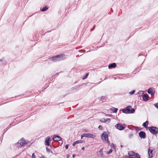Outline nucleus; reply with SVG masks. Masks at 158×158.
Returning <instances> with one entry per match:
<instances>
[{
	"instance_id": "10",
	"label": "nucleus",
	"mask_w": 158,
	"mask_h": 158,
	"mask_svg": "<svg viewBox=\"0 0 158 158\" xmlns=\"http://www.w3.org/2000/svg\"><path fill=\"white\" fill-rule=\"evenodd\" d=\"M149 96L147 94H145L143 96V99L144 101H147L148 100Z\"/></svg>"
},
{
	"instance_id": "33",
	"label": "nucleus",
	"mask_w": 158,
	"mask_h": 158,
	"mask_svg": "<svg viewBox=\"0 0 158 158\" xmlns=\"http://www.w3.org/2000/svg\"><path fill=\"white\" fill-rule=\"evenodd\" d=\"M82 131L85 132H88L89 131H88V130L86 129H84L82 130Z\"/></svg>"
},
{
	"instance_id": "47",
	"label": "nucleus",
	"mask_w": 158,
	"mask_h": 158,
	"mask_svg": "<svg viewBox=\"0 0 158 158\" xmlns=\"http://www.w3.org/2000/svg\"><path fill=\"white\" fill-rule=\"evenodd\" d=\"M140 92V91H139V92H138V93H139V92Z\"/></svg>"
},
{
	"instance_id": "48",
	"label": "nucleus",
	"mask_w": 158,
	"mask_h": 158,
	"mask_svg": "<svg viewBox=\"0 0 158 158\" xmlns=\"http://www.w3.org/2000/svg\"><path fill=\"white\" fill-rule=\"evenodd\" d=\"M140 92V91H139V92H138V93H139V92Z\"/></svg>"
},
{
	"instance_id": "22",
	"label": "nucleus",
	"mask_w": 158,
	"mask_h": 158,
	"mask_svg": "<svg viewBox=\"0 0 158 158\" xmlns=\"http://www.w3.org/2000/svg\"><path fill=\"white\" fill-rule=\"evenodd\" d=\"M46 151L48 152H50L53 154L51 150L50 149L48 148V147H46Z\"/></svg>"
},
{
	"instance_id": "15",
	"label": "nucleus",
	"mask_w": 158,
	"mask_h": 158,
	"mask_svg": "<svg viewBox=\"0 0 158 158\" xmlns=\"http://www.w3.org/2000/svg\"><path fill=\"white\" fill-rule=\"evenodd\" d=\"M50 137L49 136H48L47 138L45 140V144L48 146L49 145V141L50 140Z\"/></svg>"
},
{
	"instance_id": "21",
	"label": "nucleus",
	"mask_w": 158,
	"mask_h": 158,
	"mask_svg": "<svg viewBox=\"0 0 158 158\" xmlns=\"http://www.w3.org/2000/svg\"><path fill=\"white\" fill-rule=\"evenodd\" d=\"M3 60L0 59V65L1 66H2L3 65H5L6 64L5 63H3Z\"/></svg>"
},
{
	"instance_id": "3",
	"label": "nucleus",
	"mask_w": 158,
	"mask_h": 158,
	"mask_svg": "<svg viewBox=\"0 0 158 158\" xmlns=\"http://www.w3.org/2000/svg\"><path fill=\"white\" fill-rule=\"evenodd\" d=\"M149 130L152 133L156 134L158 132V128L155 127H151L149 128Z\"/></svg>"
},
{
	"instance_id": "39",
	"label": "nucleus",
	"mask_w": 158,
	"mask_h": 158,
	"mask_svg": "<svg viewBox=\"0 0 158 158\" xmlns=\"http://www.w3.org/2000/svg\"><path fill=\"white\" fill-rule=\"evenodd\" d=\"M76 156V155L75 154H74L73 155V157L74 158Z\"/></svg>"
},
{
	"instance_id": "28",
	"label": "nucleus",
	"mask_w": 158,
	"mask_h": 158,
	"mask_svg": "<svg viewBox=\"0 0 158 158\" xmlns=\"http://www.w3.org/2000/svg\"><path fill=\"white\" fill-rule=\"evenodd\" d=\"M105 98V97L104 96H102L100 97H99V99L100 100H103Z\"/></svg>"
},
{
	"instance_id": "30",
	"label": "nucleus",
	"mask_w": 158,
	"mask_h": 158,
	"mask_svg": "<svg viewBox=\"0 0 158 158\" xmlns=\"http://www.w3.org/2000/svg\"><path fill=\"white\" fill-rule=\"evenodd\" d=\"M133 136V134L131 133L129 135V138H131Z\"/></svg>"
},
{
	"instance_id": "27",
	"label": "nucleus",
	"mask_w": 158,
	"mask_h": 158,
	"mask_svg": "<svg viewBox=\"0 0 158 158\" xmlns=\"http://www.w3.org/2000/svg\"><path fill=\"white\" fill-rule=\"evenodd\" d=\"M135 90H132V91L130 92L129 94L130 95H131L135 93Z\"/></svg>"
},
{
	"instance_id": "40",
	"label": "nucleus",
	"mask_w": 158,
	"mask_h": 158,
	"mask_svg": "<svg viewBox=\"0 0 158 158\" xmlns=\"http://www.w3.org/2000/svg\"><path fill=\"white\" fill-rule=\"evenodd\" d=\"M112 146L113 147H114V144H113V143H111V146H112Z\"/></svg>"
},
{
	"instance_id": "17",
	"label": "nucleus",
	"mask_w": 158,
	"mask_h": 158,
	"mask_svg": "<svg viewBox=\"0 0 158 158\" xmlns=\"http://www.w3.org/2000/svg\"><path fill=\"white\" fill-rule=\"evenodd\" d=\"M148 124V122L147 121L144 123L143 124V126L145 127H147Z\"/></svg>"
},
{
	"instance_id": "13",
	"label": "nucleus",
	"mask_w": 158,
	"mask_h": 158,
	"mask_svg": "<svg viewBox=\"0 0 158 158\" xmlns=\"http://www.w3.org/2000/svg\"><path fill=\"white\" fill-rule=\"evenodd\" d=\"M148 93L150 94L152 96L154 95V91H153V89L152 88H149L148 91Z\"/></svg>"
},
{
	"instance_id": "8",
	"label": "nucleus",
	"mask_w": 158,
	"mask_h": 158,
	"mask_svg": "<svg viewBox=\"0 0 158 158\" xmlns=\"http://www.w3.org/2000/svg\"><path fill=\"white\" fill-rule=\"evenodd\" d=\"M53 140L54 141H61L62 143L63 142L62 141V140L61 138L58 135H57L56 136H54L52 138Z\"/></svg>"
},
{
	"instance_id": "1",
	"label": "nucleus",
	"mask_w": 158,
	"mask_h": 158,
	"mask_svg": "<svg viewBox=\"0 0 158 158\" xmlns=\"http://www.w3.org/2000/svg\"><path fill=\"white\" fill-rule=\"evenodd\" d=\"M65 56L64 55L61 54L60 55H58L50 58L48 59V60H50L54 62H55L63 60L65 59Z\"/></svg>"
},
{
	"instance_id": "14",
	"label": "nucleus",
	"mask_w": 158,
	"mask_h": 158,
	"mask_svg": "<svg viewBox=\"0 0 158 158\" xmlns=\"http://www.w3.org/2000/svg\"><path fill=\"white\" fill-rule=\"evenodd\" d=\"M153 150L149 149L148 150V154L149 158H152V156Z\"/></svg>"
},
{
	"instance_id": "50",
	"label": "nucleus",
	"mask_w": 158,
	"mask_h": 158,
	"mask_svg": "<svg viewBox=\"0 0 158 158\" xmlns=\"http://www.w3.org/2000/svg\"><path fill=\"white\" fill-rule=\"evenodd\" d=\"M140 56V54H139V56Z\"/></svg>"
},
{
	"instance_id": "29",
	"label": "nucleus",
	"mask_w": 158,
	"mask_h": 158,
	"mask_svg": "<svg viewBox=\"0 0 158 158\" xmlns=\"http://www.w3.org/2000/svg\"><path fill=\"white\" fill-rule=\"evenodd\" d=\"M101 121L102 123H105V119L104 118H102Z\"/></svg>"
},
{
	"instance_id": "38",
	"label": "nucleus",
	"mask_w": 158,
	"mask_h": 158,
	"mask_svg": "<svg viewBox=\"0 0 158 158\" xmlns=\"http://www.w3.org/2000/svg\"><path fill=\"white\" fill-rule=\"evenodd\" d=\"M70 157V155L69 154H67L66 156V157L67 158H69Z\"/></svg>"
},
{
	"instance_id": "45",
	"label": "nucleus",
	"mask_w": 158,
	"mask_h": 158,
	"mask_svg": "<svg viewBox=\"0 0 158 158\" xmlns=\"http://www.w3.org/2000/svg\"><path fill=\"white\" fill-rule=\"evenodd\" d=\"M95 27V25H94V27H93V29H94V28Z\"/></svg>"
},
{
	"instance_id": "43",
	"label": "nucleus",
	"mask_w": 158,
	"mask_h": 158,
	"mask_svg": "<svg viewBox=\"0 0 158 158\" xmlns=\"http://www.w3.org/2000/svg\"><path fill=\"white\" fill-rule=\"evenodd\" d=\"M120 147H121L122 148L123 146L122 145H121Z\"/></svg>"
},
{
	"instance_id": "32",
	"label": "nucleus",
	"mask_w": 158,
	"mask_h": 158,
	"mask_svg": "<svg viewBox=\"0 0 158 158\" xmlns=\"http://www.w3.org/2000/svg\"><path fill=\"white\" fill-rule=\"evenodd\" d=\"M112 152V150L111 149L108 152L107 154H109L111 153Z\"/></svg>"
},
{
	"instance_id": "5",
	"label": "nucleus",
	"mask_w": 158,
	"mask_h": 158,
	"mask_svg": "<svg viewBox=\"0 0 158 158\" xmlns=\"http://www.w3.org/2000/svg\"><path fill=\"white\" fill-rule=\"evenodd\" d=\"M126 108L128 114H132L135 113V110L132 108L131 106H128Z\"/></svg>"
},
{
	"instance_id": "34",
	"label": "nucleus",
	"mask_w": 158,
	"mask_h": 158,
	"mask_svg": "<svg viewBox=\"0 0 158 158\" xmlns=\"http://www.w3.org/2000/svg\"><path fill=\"white\" fill-rule=\"evenodd\" d=\"M69 146V144H66L65 145V147L66 149H68Z\"/></svg>"
},
{
	"instance_id": "24",
	"label": "nucleus",
	"mask_w": 158,
	"mask_h": 158,
	"mask_svg": "<svg viewBox=\"0 0 158 158\" xmlns=\"http://www.w3.org/2000/svg\"><path fill=\"white\" fill-rule=\"evenodd\" d=\"M88 73H86L84 75V76L83 77L82 79L84 80V79H86L87 78V76H88Z\"/></svg>"
},
{
	"instance_id": "4",
	"label": "nucleus",
	"mask_w": 158,
	"mask_h": 158,
	"mask_svg": "<svg viewBox=\"0 0 158 158\" xmlns=\"http://www.w3.org/2000/svg\"><path fill=\"white\" fill-rule=\"evenodd\" d=\"M101 137L103 140L106 141L108 143H110L109 141L108 140V135L106 132L104 131L102 134Z\"/></svg>"
},
{
	"instance_id": "26",
	"label": "nucleus",
	"mask_w": 158,
	"mask_h": 158,
	"mask_svg": "<svg viewBox=\"0 0 158 158\" xmlns=\"http://www.w3.org/2000/svg\"><path fill=\"white\" fill-rule=\"evenodd\" d=\"M102 151H103V149H101L99 151V153L100 155H103V152H102Z\"/></svg>"
},
{
	"instance_id": "20",
	"label": "nucleus",
	"mask_w": 158,
	"mask_h": 158,
	"mask_svg": "<svg viewBox=\"0 0 158 158\" xmlns=\"http://www.w3.org/2000/svg\"><path fill=\"white\" fill-rule=\"evenodd\" d=\"M122 112L124 113L128 114V112H127V108L126 109V108L123 109L122 110Z\"/></svg>"
},
{
	"instance_id": "41",
	"label": "nucleus",
	"mask_w": 158,
	"mask_h": 158,
	"mask_svg": "<svg viewBox=\"0 0 158 158\" xmlns=\"http://www.w3.org/2000/svg\"><path fill=\"white\" fill-rule=\"evenodd\" d=\"M85 149V148L84 147H82V148H81V149L82 150H84Z\"/></svg>"
},
{
	"instance_id": "2",
	"label": "nucleus",
	"mask_w": 158,
	"mask_h": 158,
	"mask_svg": "<svg viewBox=\"0 0 158 158\" xmlns=\"http://www.w3.org/2000/svg\"><path fill=\"white\" fill-rule=\"evenodd\" d=\"M29 141L26 140L23 138H22L19 140L17 143L15 144V145L18 148H21L22 147L24 146L25 145L27 144Z\"/></svg>"
},
{
	"instance_id": "51",
	"label": "nucleus",
	"mask_w": 158,
	"mask_h": 158,
	"mask_svg": "<svg viewBox=\"0 0 158 158\" xmlns=\"http://www.w3.org/2000/svg\"><path fill=\"white\" fill-rule=\"evenodd\" d=\"M140 92H143V91H141Z\"/></svg>"
},
{
	"instance_id": "37",
	"label": "nucleus",
	"mask_w": 158,
	"mask_h": 158,
	"mask_svg": "<svg viewBox=\"0 0 158 158\" xmlns=\"http://www.w3.org/2000/svg\"><path fill=\"white\" fill-rule=\"evenodd\" d=\"M84 134H82L81 136V138L82 139L83 137H85Z\"/></svg>"
},
{
	"instance_id": "35",
	"label": "nucleus",
	"mask_w": 158,
	"mask_h": 158,
	"mask_svg": "<svg viewBox=\"0 0 158 158\" xmlns=\"http://www.w3.org/2000/svg\"><path fill=\"white\" fill-rule=\"evenodd\" d=\"M31 158H35V154L34 153H33L32 154V157Z\"/></svg>"
},
{
	"instance_id": "19",
	"label": "nucleus",
	"mask_w": 158,
	"mask_h": 158,
	"mask_svg": "<svg viewBox=\"0 0 158 158\" xmlns=\"http://www.w3.org/2000/svg\"><path fill=\"white\" fill-rule=\"evenodd\" d=\"M48 8V6H46L44 7H43L41 10L42 11H44L46 10Z\"/></svg>"
},
{
	"instance_id": "49",
	"label": "nucleus",
	"mask_w": 158,
	"mask_h": 158,
	"mask_svg": "<svg viewBox=\"0 0 158 158\" xmlns=\"http://www.w3.org/2000/svg\"><path fill=\"white\" fill-rule=\"evenodd\" d=\"M140 92V91H139V92H138V93H139V92Z\"/></svg>"
},
{
	"instance_id": "16",
	"label": "nucleus",
	"mask_w": 158,
	"mask_h": 158,
	"mask_svg": "<svg viewBox=\"0 0 158 158\" xmlns=\"http://www.w3.org/2000/svg\"><path fill=\"white\" fill-rule=\"evenodd\" d=\"M110 110L113 112V113H116L118 110V109L115 108H111Z\"/></svg>"
},
{
	"instance_id": "12",
	"label": "nucleus",
	"mask_w": 158,
	"mask_h": 158,
	"mask_svg": "<svg viewBox=\"0 0 158 158\" xmlns=\"http://www.w3.org/2000/svg\"><path fill=\"white\" fill-rule=\"evenodd\" d=\"M116 66V64L115 63H111L108 66V68L109 69L112 68H115Z\"/></svg>"
},
{
	"instance_id": "23",
	"label": "nucleus",
	"mask_w": 158,
	"mask_h": 158,
	"mask_svg": "<svg viewBox=\"0 0 158 158\" xmlns=\"http://www.w3.org/2000/svg\"><path fill=\"white\" fill-rule=\"evenodd\" d=\"M135 158H140L139 155L138 153H136L134 155Z\"/></svg>"
},
{
	"instance_id": "42",
	"label": "nucleus",
	"mask_w": 158,
	"mask_h": 158,
	"mask_svg": "<svg viewBox=\"0 0 158 158\" xmlns=\"http://www.w3.org/2000/svg\"><path fill=\"white\" fill-rule=\"evenodd\" d=\"M40 158H44V157L43 156H41Z\"/></svg>"
},
{
	"instance_id": "46",
	"label": "nucleus",
	"mask_w": 158,
	"mask_h": 158,
	"mask_svg": "<svg viewBox=\"0 0 158 158\" xmlns=\"http://www.w3.org/2000/svg\"><path fill=\"white\" fill-rule=\"evenodd\" d=\"M93 29H91V31L93 30Z\"/></svg>"
},
{
	"instance_id": "11",
	"label": "nucleus",
	"mask_w": 158,
	"mask_h": 158,
	"mask_svg": "<svg viewBox=\"0 0 158 158\" xmlns=\"http://www.w3.org/2000/svg\"><path fill=\"white\" fill-rule=\"evenodd\" d=\"M85 142L84 141L82 140H77L74 142L73 144V146H74L77 143H81Z\"/></svg>"
},
{
	"instance_id": "36",
	"label": "nucleus",
	"mask_w": 158,
	"mask_h": 158,
	"mask_svg": "<svg viewBox=\"0 0 158 158\" xmlns=\"http://www.w3.org/2000/svg\"><path fill=\"white\" fill-rule=\"evenodd\" d=\"M98 128L100 130H102V127L101 125H99L98 127Z\"/></svg>"
},
{
	"instance_id": "6",
	"label": "nucleus",
	"mask_w": 158,
	"mask_h": 158,
	"mask_svg": "<svg viewBox=\"0 0 158 158\" xmlns=\"http://www.w3.org/2000/svg\"><path fill=\"white\" fill-rule=\"evenodd\" d=\"M116 128L120 130H123L125 127L122 126V124L120 123L117 124L115 126Z\"/></svg>"
},
{
	"instance_id": "44",
	"label": "nucleus",
	"mask_w": 158,
	"mask_h": 158,
	"mask_svg": "<svg viewBox=\"0 0 158 158\" xmlns=\"http://www.w3.org/2000/svg\"><path fill=\"white\" fill-rule=\"evenodd\" d=\"M95 27V25H94V27H93V29H94V28Z\"/></svg>"
},
{
	"instance_id": "31",
	"label": "nucleus",
	"mask_w": 158,
	"mask_h": 158,
	"mask_svg": "<svg viewBox=\"0 0 158 158\" xmlns=\"http://www.w3.org/2000/svg\"><path fill=\"white\" fill-rule=\"evenodd\" d=\"M154 106L157 109H158V103H156L154 104Z\"/></svg>"
},
{
	"instance_id": "7",
	"label": "nucleus",
	"mask_w": 158,
	"mask_h": 158,
	"mask_svg": "<svg viewBox=\"0 0 158 158\" xmlns=\"http://www.w3.org/2000/svg\"><path fill=\"white\" fill-rule=\"evenodd\" d=\"M139 136L141 138L144 139L146 138V134L143 131H141L139 133Z\"/></svg>"
},
{
	"instance_id": "9",
	"label": "nucleus",
	"mask_w": 158,
	"mask_h": 158,
	"mask_svg": "<svg viewBox=\"0 0 158 158\" xmlns=\"http://www.w3.org/2000/svg\"><path fill=\"white\" fill-rule=\"evenodd\" d=\"M84 135L85 137L88 138H94L96 136L95 135L90 133L84 134Z\"/></svg>"
},
{
	"instance_id": "18",
	"label": "nucleus",
	"mask_w": 158,
	"mask_h": 158,
	"mask_svg": "<svg viewBox=\"0 0 158 158\" xmlns=\"http://www.w3.org/2000/svg\"><path fill=\"white\" fill-rule=\"evenodd\" d=\"M135 153V152L133 151H131L129 152L128 154L129 156H134V155Z\"/></svg>"
},
{
	"instance_id": "25",
	"label": "nucleus",
	"mask_w": 158,
	"mask_h": 158,
	"mask_svg": "<svg viewBox=\"0 0 158 158\" xmlns=\"http://www.w3.org/2000/svg\"><path fill=\"white\" fill-rule=\"evenodd\" d=\"M105 123H109L110 121V118H107L105 119Z\"/></svg>"
}]
</instances>
